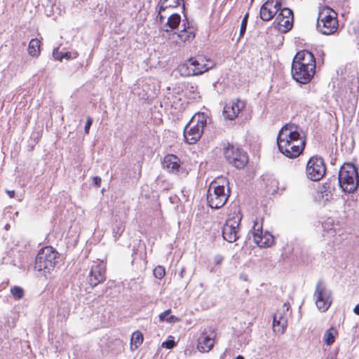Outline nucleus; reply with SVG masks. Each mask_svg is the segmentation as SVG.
Returning a JSON list of instances; mask_svg holds the SVG:
<instances>
[{"label":"nucleus","mask_w":359,"mask_h":359,"mask_svg":"<svg viewBox=\"0 0 359 359\" xmlns=\"http://www.w3.org/2000/svg\"><path fill=\"white\" fill-rule=\"evenodd\" d=\"M277 144L279 151L285 156L294 158L300 155L305 147V139L299 128L293 123L285 125L280 130Z\"/></svg>","instance_id":"1"},{"label":"nucleus","mask_w":359,"mask_h":359,"mask_svg":"<svg viewBox=\"0 0 359 359\" xmlns=\"http://www.w3.org/2000/svg\"><path fill=\"white\" fill-rule=\"evenodd\" d=\"M316 58L309 50L299 51L293 58L291 73L297 82L306 84L316 73Z\"/></svg>","instance_id":"2"},{"label":"nucleus","mask_w":359,"mask_h":359,"mask_svg":"<svg viewBox=\"0 0 359 359\" xmlns=\"http://www.w3.org/2000/svg\"><path fill=\"white\" fill-rule=\"evenodd\" d=\"M226 178H218L211 182L207 196V201L211 208L219 209L223 207L229 197V189L225 191Z\"/></svg>","instance_id":"3"},{"label":"nucleus","mask_w":359,"mask_h":359,"mask_svg":"<svg viewBox=\"0 0 359 359\" xmlns=\"http://www.w3.org/2000/svg\"><path fill=\"white\" fill-rule=\"evenodd\" d=\"M207 124V117L204 113L194 114L184 129L185 142L189 144L198 142L203 133L204 127Z\"/></svg>","instance_id":"4"},{"label":"nucleus","mask_w":359,"mask_h":359,"mask_svg":"<svg viewBox=\"0 0 359 359\" xmlns=\"http://www.w3.org/2000/svg\"><path fill=\"white\" fill-rule=\"evenodd\" d=\"M338 178L339 186L344 192L353 193L358 187V172L352 163H346L341 166Z\"/></svg>","instance_id":"5"},{"label":"nucleus","mask_w":359,"mask_h":359,"mask_svg":"<svg viewBox=\"0 0 359 359\" xmlns=\"http://www.w3.org/2000/svg\"><path fill=\"white\" fill-rule=\"evenodd\" d=\"M339 27L337 14L332 8L325 6L318 13L316 28L325 35L332 34Z\"/></svg>","instance_id":"6"},{"label":"nucleus","mask_w":359,"mask_h":359,"mask_svg":"<svg viewBox=\"0 0 359 359\" xmlns=\"http://www.w3.org/2000/svg\"><path fill=\"white\" fill-rule=\"evenodd\" d=\"M57 257V252L51 246L43 248L36 257L35 270L43 274L49 273L54 268Z\"/></svg>","instance_id":"7"},{"label":"nucleus","mask_w":359,"mask_h":359,"mask_svg":"<svg viewBox=\"0 0 359 359\" xmlns=\"http://www.w3.org/2000/svg\"><path fill=\"white\" fill-rule=\"evenodd\" d=\"M224 155L229 163L238 169L243 168L248 162L247 153L233 144L224 148Z\"/></svg>","instance_id":"8"},{"label":"nucleus","mask_w":359,"mask_h":359,"mask_svg":"<svg viewBox=\"0 0 359 359\" xmlns=\"http://www.w3.org/2000/svg\"><path fill=\"white\" fill-rule=\"evenodd\" d=\"M205 60L203 57H199L198 59L191 58L188 62L179 66V72L184 76L201 74L212 67L205 64Z\"/></svg>","instance_id":"9"},{"label":"nucleus","mask_w":359,"mask_h":359,"mask_svg":"<svg viewBox=\"0 0 359 359\" xmlns=\"http://www.w3.org/2000/svg\"><path fill=\"white\" fill-rule=\"evenodd\" d=\"M314 298L317 308L322 312L326 311L332 304V292L319 280L314 292Z\"/></svg>","instance_id":"10"},{"label":"nucleus","mask_w":359,"mask_h":359,"mask_svg":"<svg viewBox=\"0 0 359 359\" xmlns=\"http://www.w3.org/2000/svg\"><path fill=\"white\" fill-rule=\"evenodd\" d=\"M241 217L238 215L229 217L222 229V236L229 243L237 241L240 237V222Z\"/></svg>","instance_id":"11"},{"label":"nucleus","mask_w":359,"mask_h":359,"mask_svg":"<svg viewBox=\"0 0 359 359\" xmlns=\"http://www.w3.org/2000/svg\"><path fill=\"white\" fill-rule=\"evenodd\" d=\"M325 165L322 158L313 156L309 160L306 172L308 178L311 180H320L325 175Z\"/></svg>","instance_id":"12"},{"label":"nucleus","mask_w":359,"mask_h":359,"mask_svg":"<svg viewBox=\"0 0 359 359\" xmlns=\"http://www.w3.org/2000/svg\"><path fill=\"white\" fill-rule=\"evenodd\" d=\"M252 235L255 243L260 248H267L273 243V236L268 231L263 232L262 223L254 222Z\"/></svg>","instance_id":"13"},{"label":"nucleus","mask_w":359,"mask_h":359,"mask_svg":"<svg viewBox=\"0 0 359 359\" xmlns=\"http://www.w3.org/2000/svg\"><path fill=\"white\" fill-rule=\"evenodd\" d=\"M283 6L282 0H267L260 8V18L264 21L271 20Z\"/></svg>","instance_id":"14"},{"label":"nucleus","mask_w":359,"mask_h":359,"mask_svg":"<svg viewBox=\"0 0 359 359\" xmlns=\"http://www.w3.org/2000/svg\"><path fill=\"white\" fill-rule=\"evenodd\" d=\"M105 266L100 262L92 266L89 276L88 283L92 287L97 286L105 280Z\"/></svg>","instance_id":"15"},{"label":"nucleus","mask_w":359,"mask_h":359,"mask_svg":"<svg viewBox=\"0 0 359 359\" xmlns=\"http://www.w3.org/2000/svg\"><path fill=\"white\" fill-rule=\"evenodd\" d=\"M163 165L169 172L177 175L185 173L184 169L181 166V161L175 155L168 154L165 156Z\"/></svg>","instance_id":"16"},{"label":"nucleus","mask_w":359,"mask_h":359,"mask_svg":"<svg viewBox=\"0 0 359 359\" xmlns=\"http://www.w3.org/2000/svg\"><path fill=\"white\" fill-rule=\"evenodd\" d=\"M245 103L241 100L232 101L225 104L224 107V116L229 120L235 119L239 113L245 108Z\"/></svg>","instance_id":"17"},{"label":"nucleus","mask_w":359,"mask_h":359,"mask_svg":"<svg viewBox=\"0 0 359 359\" xmlns=\"http://www.w3.org/2000/svg\"><path fill=\"white\" fill-rule=\"evenodd\" d=\"M214 333L212 337L208 334V332L205 330L198 339L197 348L201 352H208L210 351L215 344Z\"/></svg>","instance_id":"18"},{"label":"nucleus","mask_w":359,"mask_h":359,"mask_svg":"<svg viewBox=\"0 0 359 359\" xmlns=\"http://www.w3.org/2000/svg\"><path fill=\"white\" fill-rule=\"evenodd\" d=\"M159 9L158 17L161 22H163L164 17L162 15V12L165 11L168 8H174L180 5V0H160Z\"/></svg>","instance_id":"19"},{"label":"nucleus","mask_w":359,"mask_h":359,"mask_svg":"<svg viewBox=\"0 0 359 359\" xmlns=\"http://www.w3.org/2000/svg\"><path fill=\"white\" fill-rule=\"evenodd\" d=\"M41 41L38 39H32L28 46V53L32 57H36L40 53Z\"/></svg>","instance_id":"20"},{"label":"nucleus","mask_w":359,"mask_h":359,"mask_svg":"<svg viewBox=\"0 0 359 359\" xmlns=\"http://www.w3.org/2000/svg\"><path fill=\"white\" fill-rule=\"evenodd\" d=\"M293 15L290 16L288 15L286 19L279 20V22L277 23L279 30L282 32H287L290 30L293 25Z\"/></svg>","instance_id":"21"},{"label":"nucleus","mask_w":359,"mask_h":359,"mask_svg":"<svg viewBox=\"0 0 359 359\" xmlns=\"http://www.w3.org/2000/svg\"><path fill=\"white\" fill-rule=\"evenodd\" d=\"M125 230V225L123 221L115 219L114 224L112 228V233L115 240H117Z\"/></svg>","instance_id":"22"},{"label":"nucleus","mask_w":359,"mask_h":359,"mask_svg":"<svg viewBox=\"0 0 359 359\" xmlns=\"http://www.w3.org/2000/svg\"><path fill=\"white\" fill-rule=\"evenodd\" d=\"M181 22V16L177 13H173L168 18L165 27H168L170 29H176Z\"/></svg>","instance_id":"23"},{"label":"nucleus","mask_w":359,"mask_h":359,"mask_svg":"<svg viewBox=\"0 0 359 359\" xmlns=\"http://www.w3.org/2000/svg\"><path fill=\"white\" fill-rule=\"evenodd\" d=\"M143 341V335L139 332L136 331L133 333L131 339H130V348L131 349L137 348Z\"/></svg>","instance_id":"24"},{"label":"nucleus","mask_w":359,"mask_h":359,"mask_svg":"<svg viewBox=\"0 0 359 359\" xmlns=\"http://www.w3.org/2000/svg\"><path fill=\"white\" fill-rule=\"evenodd\" d=\"M337 334V330L334 327H330L324 334V341L325 344L330 346L334 342L335 336Z\"/></svg>","instance_id":"25"},{"label":"nucleus","mask_w":359,"mask_h":359,"mask_svg":"<svg viewBox=\"0 0 359 359\" xmlns=\"http://www.w3.org/2000/svg\"><path fill=\"white\" fill-rule=\"evenodd\" d=\"M277 16L276 18V22L278 23L279 22V20H284L287 18V15H290V16L293 15V13L291 9L288 8H282L280 7V9L276 14Z\"/></svg>","instance_id":"26"},{"label":"nucleus","mask_w":359,"mask_h":359,"mask_svg":"<svg viewBox=\"0 0 359 359\" xmlns=\"http://www.w3.org/2000/svg\"><path fill=\"white\" fill-rule=\"evenodd\" d=\"M278 315L273 316V327H280V329H278V331L283 332L284 330L287 327V318H282L278 320Z\"/></svg>","instance_id":"27"},{"label":"nucleus","mask_w":359,"mask_h":359,"mask_svg":"<svg viewBox=\"0 0 359 359\" xmlns=\"http://www.w3.org/2000/svg\"><path fill=\"white\" fill-rule=\"evenodd\" d=\"M177 37L182 41H186L192 39L195 37L193 32H187L185 29L182 30L180 34H177Z\"/></svg>","instance_id":"28"},{"label":"nucleus","mask_w":359,"mask_h":359,"mask_svg":"<svg viewBox=\"0 0 359 359\" xmlns=\"http://www.w3.org/2000/svg\"><path fill=\"white\" fill-rule=\"evenodd\" d=\"M11 292L15 299H20L24 295V290L22 287L15 286L11 289Z\"/></svg>","instance_id":"29"},{"label":"nucleus","mask_w":359,"mask_h":359,"mask_svg":"<svg viewBox=\"0 0 359 359\" xmlns=\"http://www.w3.org/2000/svg\"><path fill=\"white\" fill-rule=\"evenodd\" d=\"M165 274V269L164 267L161 266H157L154 269V276L158 279H161L164 277Z\"/></svg>","instance_id":"30"},{"label":"nucleus","mask_w":359,"mask_h":359,"mask_svg":"<svg viewBox=\"0 0 359 359\" xmlns=\"http://www.w3.org/2000/svg\"><path fill=\"white\" fill-rule=\"evenodd\" d=\"M248 13H246L245 15L244 16V18H243L241 25V28H240V36H242L246 31L247 24H248Z\"/></svg>","instance_id":"31"},{"label":"nucleus","mask_w":359,"mask_h":359,"mask_svg":"<svg viewBox=\"0 0 359 359\" xmlns=\"http://www.w3.org/2000/svg\"><path fill=\"white\" fill-rule=\"evenodd\" d=\"M175 345V343L174 340H172V339H171V340L168 339V340L163 342V344H162L163 347L168 348V349L173 348Z\"/></svg>","instance_id":"32"},{"label":"nucleus","mask_w":359,"mask_h":359,"mask_svg":"<svg viewBox=\"0 0 359 359\" xmlns=\"http://www.w3.org/2000/svg\"><path fill=\"white\" fill-rule=\"evenodd\" d=\"M92 123H93V118L91 117H88L86 123V126L84 128V131H85L86 134H88L89 130H90V126H92Z\"/></svg>","instance_id":"33"},{"label":"nucleus","mask_w":359,"mask_h":359,"mask_svg":"<svg viewBox=\"0 0 359 359\" xmlns=\"http://www.w3.org/2000/svg\"><path fill=\"white\" fill-rule=\"evenodd\" d=\"M62 54H61L60 52H59V48H56L53 50V57L55 59V60H62V57L61 56Z\"/></svg>","instance_id":"34"},{"label":"nucleus","mask_w":359,"mask_h":359,"mask_svg":"<svg viewBox=\"0 0 359 359\" xmlns=\"http://www.w3.org/2000/svg\"><path fill=\"white\" fill-rule=\"evenodd\" d=\"M170 309H168L166 311H165L164 312L161 313L160 315H159V319L161 321H164L165 320L166 321V319L168 318V315L170 314Z\"/></svg>","instance_id":"35"},{"label":"nucleus","mask_w":359,"mask_h":359,"mask_svg":"<svg viewBox=\"0 0 359 359\" xmlns=\"http://www.w3.org/2000/svg\"><path fill=\"white\" fill-rule=\"evenodd\" d=\"M223 257L221 255H217L214 258V262L216 264H220L223 261Z\"/></svg>","instance_id":"36"},{"label":"nucleus","mask_w":359,"mask_h":359,"mask_svg":"<svg viewBox=\"0 0 359 359\" xmlns=\"http://www.w3.org/2000/svg\"><path fill=\"white\" fill-rule=\"evenodd\" d=\"M274 315H278V320H280L282 318H287L286 314L281 311H278Z\"/></svg>","instance_id":"37"},{"label":"nucleus","mask_w":359,"mask_h":359,"mask_svg":"<svg viewBox=\"0 0 359 359\" xmlns=\"http://www.w3.org/2000/svg\"><path fill=\"white\" fill-rule=\"evenodd\" d=\"M101 181V178L100 177L96 176L93 177V182L97 187L100 186Z\"/></svg>","instance_id":"38"},{"label":"nucleus","mask_w":359,"mask_h":359,"mask_svg":"<svg viewBox=\"0 0 359 359\" xmlns=\"http://www.w3.org/2000/svg\"><path fill=\"white\" fill-rule=\"evenodd\" d=\"M289 309H290V304H289V303H284V304L282 306V311H281L285 313L286 312H287L289 311Z\"/></svg>","instance_id":"39"},{"label":"nucleus","mask_w":359,"mask_h":359,"mask_svg":"<svg viewBox=\"0 0 359 359\" xmlns=\"http://www.w3.org/2000/svg\"><path fill=\"white\" fill-rule=\"evenodd\" d=\"M177 320H178V318L177 317H175V316H170L166 319V321L168 323H173V322H175Z\"/></svg>","instance_id":"40"},{"label":"nucleus","mask_w":359,"mask_h":359,"mask_svg":"<svg viewBox=\"0 0 359 359\" xmlns=\"http://www.w3.org/2000/svg\"><path fill=\"white\" fill-rule=\"evenodd\" d=\"M62 58L69 59L71 57V53L69 52H66L63 53L62 55Z\"/></svg>","instance_id":"41"},{"label":"nucleus","mask_w":359,"mask_h":359,"mask_svg":"<svg viewBox=\"0 0 359 359\" xmlns=\"http://www.w3.org/2000/svg\"><path fill=\"white\" fill-rule=\"evenodd\" d=\"M6 192L10 198H13L15 196V191H6Z\"/></svg>","instance_id":"42"},{"label":"nucleus","mask_w":359,"mask_h":359,"mask_svg":"<svg viewBox=\"0 0 359 359\" xmlns=\"http://www.w3.org/2000/svg\"><path fill=\"white\" fill-rule=\"evenodd\" d=\"M353 312L355 314L359 315V304L355 306V307L353 309Z\"/></svg>","instance_id":"43"},{"label":"nucleus","mask_w":359,"mask_h":359,"mask_svg":"<svg viewBox=\"0 0 359 359\" xmlns=\"http://www.w3.org/2000/svg\"><path fill=\"white\" fill-rule=\"evenodd\" d=\"M236 359H245L242 355H238Z\"/></svg>","instance_id":"44"},{"label":"nucleus","mask_w":359,"mask_h":359,"mask_svg":"<svg viewBox=\"0 0 359 359\" xmlns=\"http://www.w3.org/2000/svg\"><path fill=\"white\" fill-rule=\"evenodd\" d=\"M165 32H168L169 30L168 29H165Z\"/></svg>","instance_id":"45"}]
</instances>
